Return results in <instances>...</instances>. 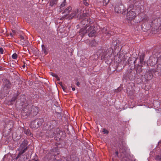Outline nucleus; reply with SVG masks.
<instances>
[{"label": "nucleus", "instance_id": "1", "mask_svg": "<svg viewBox=\"0 0 161 161\" xmlns=\"http://www.w3.org/2000/svg\"><path fill=\"white\" fill-rule=\"evenodd\" d=\"M21 111V115L24 119L27 118L28 116L31 113L33 109V114L36 115L38 112V108L37 107L33 106L31 105H25Z\"/></svg>", "mask_w": 161, "mask_h": 161}, {"label": "nucleus", "instance_id": "2", "mask_svg": "<svg viewBox=\"0 0 161 161\" xmlns=\"http://www.w3.org/2000/svg\"><path fill=\"white\" fill-rule=\"evenodd\" d=\"M137 3H135L134 5L131 4L129 6L127 9V13L126 14V19L131 21L134 19L136 15V13L133 10H135L136 11H141V7L139 6H137Z\"/></svg>", "mask_w": 161, "mask_h": 161}, {"label": "nucleus", "instance_id": "3", "mask_svg": "<svg viewBox=\"0 0 161 161\" xmlns=\"http://www.w3.org/2000/svg\"><path fill=\"white\" fill-rule=\"evenodd\" d=\"M51 125L49 126L48 128L49 130L46 132V135L47 136L52 138L56 134L55 127L56 126L57 123L55 120L53 121L51 123Z\"/></svg>", "mask_w": 161, "mask_h": 161}, {"label": "nucleus", "instance_id": "4", "mask_svg": "<svg viewBox=\"0 0 161 161\" xmlns=\"http://www.w3.org/2000/svg\"><path fill=\"white\" fill-rule=\"evenodd\" d=\"M113 53V50L111 48H109L106 50L103 51L102 50H99L97 52V54H99L101 56L102 59L108 58L111 57Z\"/></svg>", "mask_w": 161, "mask_h": 161}, {"label": "nucleus", "instance_id": "5", "mask_svg": "<svg viewBox=\"0 0 161 161\" xmlns=\"http://www.w3.org/2000/svg\"><path fill=\"white\" fill-rule=\"evenodd\" d=\"M44 122V120L42 118L37 119L31 122L30 126L32 129H37L42 125Z\"/></svg>", "mask_w": 161, "mask_h": 161}, {"label": "nucleus", "instance_id": "6", "mask_svg": "<svg viewBox=\"0 0 161 161\" xmlns=\"http://www.w3.org/2000/svg\"><path fill=\"white\" fill-rule=\"evenodd\" d=\"M28 142L27 140H24L22 143L20 144L18 149L19 151V155H21L28 150Z\"/></svg>", "mask_w": 161, "mask_h": 161}, {"label": "nucleus", "instance_id": "7", "mask_svg": "<svg viewBox=\"0 0 161 161\" xmlns=\"http://www.w3.org/2000/svg\"><path fill=\"white\" fill-rule=\"evenodd\" d=\"M82 17L81 16V12L78 9H75L73 12L67 18L69 19L73 18H77L78 19H80Z\"/></svg>", "mask_w": 161, "mask_h": 161}, {"label": "nucleus", "instance_id": "8", "mask_svg": "<svg viewBox=\"0 0 161 161\" xmlns=\"http://www.w3.org/2000/svg\"><path fill=\"white\" fill-rule=\"evenodd\" d=\"M89 37H92L96 36V32L95 28L94 25L91 26L87 29V32Z\"/></svg>", "mask_w": 161, "mask_h": 161}, {"label": "nucleus", "instance_id": "9", "mask_svg": "<svg viewBox=\"0 0 161 161\" xmlns=\"http://www.w3.org/2000/svg\"><path fill=\"white\" fill-rule=\"evenodd\" d=\"M3 85L4 87L3 89L5 90H8L9 91V90L11 88V84L8 80L7 79L4 80Z\"/></svg>", "mask_w": 161, "mask_h": 161}, {"label": "nucleus", "instance_id": "10", "mask_svg": "<svg viewBox=\"0 0 161 161\" xmlns=\"http://www.w3.org/2000/svg\"><path fill=\"white\" fill-rule=\"evenodd\" d=\"M156 72V69H152L149 70L147 72L145 76L147 77V80H150L153 77V73Z\"/></svg>", "mask_w": 161, "mask_h": 161}, {"label": "nucleus", "instance_id": "11", "mask_svg": "<svg viewBox=\"0 0 161 161\" xmlns=\"http://www.w3.org/2000/svg\"><path fill=\"white\" fill-rule=\"evenodd\" d=\"M114 9L115 12L118 14H123L125 13L124 7L122 6H116Z\"/></svg>", "mask_w": 161, "mask_h": 161}, {"label": "nucleus", "instance_id": "12", "mask_svg": "<svg viewBox=\"0 0 161 161\" xmlns=\"http://www.w3.org/2000/svg\"><path fill=\"white\" fill-rule=\"evenodd\" d=\"M126 147H125V144L123 142H121V144L120 145L119 147V153L125 155V153Z\"/></svg>", "mask_w": 161, "mask_h": 161}, {"label": "nucleus", "instance_id": "13", "mask_svg": "<svg viewBox=\"0 0 161 161\" xmlns=\"http://www.w3.org/2000/svg\"><path fill=\"white\" fill-rule=\"evenodd\" d=\"M9 91L8 90H5L3 89L1 90L0 92V98L3 99L8 93Z\"/></svg>", "mask_w": 161, "mask_h": 161}, {"label": "nucleus", "instance_id": "14", "mask_svg": "<svg viewBox=\"0 0 161 161\" xmlns=\"http://www.w3.org/2000/svg\"><path fill=\"white\" fill-rule=\"evenodd\" d=\"M149 62H151V65H153L158 63V59L155 57H151L149 58Z\"/></svg>", "mask_w": 161, "mask_h": 161}, {"label": "nucleus", "instance_id": "15", "mask_svg": "<svg viewBox=\"0 0 161 161\" xmlns=\"http://www.w3.org/2000/svg\"><path fill=\"white\" fill-rule=\"evenodd\" d=\"M103 32L105 33L106 35H108V36L113 35V32L112 31H109L108 30V28L105 27L103 29Z\"/></svg>", "mask_w": 161, "mask_h": 161}, {"label": "nucleus", "instance_id": "16", "mask_svg": "<svg viewBox=\"0 0 161 161\" xmlns=\"http://www.w3.org/2000/svg\"><path fill=\"white\" fill-rule=\"evenodd\" d=\"M88 22V19L86 18H85L81 21L80 23V25L81 26L84 25L83 27L86 26V27H87L88 26H87V25Z\"/></svg>", "mask_w": 161, "mask_h": 161}, {"label": "nucleus", "instance_id": "17", "mask_svg": "<svg viewBox=\"0 0 161 161\" xmlns=\"http://www.w3.org/2000/svg\"><path fill=\"white\" fill-rule=\"evenodd\" d=\"M145 57V54L144 53H142L140 56V61L141 64H145V62L144 61Z\"/></svg>", "mask_w": 161, "mask_h": 161}, {"label": "nucleus", "instance_id": "18", "mask_svg": "<svg viewBox=\"0 0 161 161\" xmlns=\"http://www.w3.org/2000/svg\"><path fill=\"white\" fill-rule=\"evenodd\" d=\"M87 27L86 26H84L83 27L81 28L80 31L79 33L81 34L84 35L85 34L87 33Z\"/></svg>", "mask_w": 161, "mask_h": 161}, {"label": "nucleus", "instance_id": "19", "mask_svg": "<svg viewBox=\"0 0 161 161\" xmlns=\"http://www.w3.org/2000/svg\"><path fill=\"white\" fill-rule=\"evenodd\" d=\"M18 98L19 102V100H20V102L22 103H25L26 101V99H25V96L24 95H21Z\"/></svg>", "mask_w": 161, "mask_h": 161}, {"label": "nucleus", "instance_id": "20", "mask_svg": "<svg viewBox=\"0 0 161 161\" xmlns=\"http://www.w3.org/2000/svg\"><path fill=\"white\" fill-rule=\"evenodd\" d=\"M66 3V0H64L63 2L61 4L60 6V8L59 9V11L60 12H61L63 9L64 8V7Z\"/></svg>", "mask_w": 161, "mask_h": 161}, {"label": "nucleus", "instance_id": "21", "mask_svg": "<svg viewBox=\"0 0 161 161\" xmlns=\"http://www.w3.org/2000/svg\"><path fill=\"white\" fill-rule=\"evenodd\" d=\"M136 75V73L133 72L132 74H128V77L130 79L133 80L134 79Z\"/></svg>", "mask_w": 161, "mask_h": 161}, {"label": "nucleus", "instance_id": "22", "mask_svg": "<svg viewBox=\"0 0 161 161\" xmlns=\"http://www.w3.org/2000/svg\"><path fill=\"white\" fill-rule=\"evenodd\" d=\"M58 0H51L49 2V6L51 7L53 6L55 4H56Z\"/></svg>", "mask_w": 161, "mask_h": 161}, {"label": "nucleus", "instance_id": "23", "mask_svg": "<svg viewBox=\"0 0 161 161\" xmlns=\"http://www.w3.org/2000/svg\"><path fill=\"white\" fill-rule=\"evenodd\" d=\"M42 51L44 52V53L46 54L47 53V48H46V47H45L44 45H42Z\"/></svg>", "mask_w": 161, "mask_h": 161}, {"label": "nucleus", "instance_id": "24", "mask_svg": "<svg viewBox=\"0 0 161 161\" xmlns=\"http://www.w3.org/2000/svg\"><path fill=\"white\" fill-rule=\"evenodd\" d=\"M110 0H103L102 1H100V2H102L103 5H107Z\"/></svg>", "mask_w": 161, "mask_h": 161}, {"label": "nucleus", "instance_id": "25", "mask_svg": "<svg viewBox=\"0 0 161 161\" xmlns=\"http://www.w3.org/2000/svg\"><path fill=\"white\" fill-rule=\"evenodd\" d=\"M72 8L71 7H69L65 9L63 13H64V12H70Z\"/></svg>", "mask_w": 161, "mask_h": 161}, {"label": "nucleus", "instance_id": "26", "mask_svg": "<svg viewBox=\"0 0 161 161\" xmlns=\"http://www.w3.org/2000/svg\"><path fill=\"white\" fill-rule=\"evenodd\" d=\"M19 98V97H12L11 100V103L13 104V102H15V100L17 99H18Z\"/></svg>", "mask_w": 161, "mask_h": 161}, {"label": "nucleus", "instance_id": "27", "mask_svg": "<svg viewBox=\"0 0 161 161\" xmlns=\"http://www.w3.org/2000/svg\"><path fill=\"white\" fill-rule=\"evenodd\" d=\"M155 158L157 160L161 161V156L160 155H157L155 156Z\"/></svg>", "mask_w": 161, "mask_h": 161}, {"label": "nucleus", "instance_id": "28", "mask_svg": "<svg viewBox=\"0 0 161 161\" xmlns=\"http://www.w3.org/2000/svg\"><path fill=\"white\" fill-rule=\"evenodd\" d=\"M142 21H148V17L147 16L144 15V17L142 19Z\"/></svg>", "mask_w": 161, "mask_h": 161}, {"label": "nucleus", "instance_id": "29", "mask_svg": "<svg viewBox=\"0 0 161 161\" xmlns=\"http://www.w3.org/2000/svg\"><path fill=\"white\" fill-rule=\"evenodd\" d=\"M18 56L16 53H14L12 55V58L14 59H16L17 58Z\"/></svg>", "mask_w": 161, "mask_h": 161}, {"label": "nucleus", "instance_id": "30", "mask_svg": "<svg viewBox=\"0 0 161 161\" xmlns=\"http://www.w3.org/2000/svg\"><path fill=\"white\" fill-rule=\"evenodd\" d=\"M88 14H86V13H83L81 14V16H82V17H81V19L84 18L86 16H87Z\"/></svg>", "mask_w": 161, "mask_h": 161}, {"label": "nucleus", "instance_id": "31", "mask_svg": "<svg viewBox=\"0 0 161 161\" xmlns=\"http://www.w3.org/2000/svg\"><path fill=\"white\" fill-rule=\"evenodd\" d=\"M91 43L93 46H95L96 45L97 43L95 40H94L91 42Z\"/></svg>", "mask_w": 161, "mask_h": 161}, {"label": "nucleus", "instance_id": "32", "mask_svg": "<svg viewBox=\"0 0 161 161\" xmlns=\"http://www.w3.org/2000/svg\"><path fill=\"white\" fill-rule=\"evenodd\" d=\"M158 63L159 64H161V56L158 57Z\"/></svg>", "mask_w": 161, "mask_h": 161}, {"label": "nucleus", "instance_id": "33", "mask_svg": "<svg viewBox=\"0 0 161 161\" xmlns=\"http://www.w3.org/2000/svg\"><path fill=\"white\" fill-rule=\"evenodd\" d=\"M133 73V72H132V71H131V69H128L127 70V74L128 75V74H132V73Z\"/></svg>", "mask_w": 161, "mask_h": 161}, {"label": "nucleus", "instance_id": "34", "mask_svg": "<svg viewBox=\"0 0 161 161\" xmlns=\"http://www.w3.org/2000/svg\"><path fill=\"white\" fill-rule=\"evenodd\" d=\"M103 132L105 134H108V131L105 129H103Z\"/></svg>", "mask_w": 161, "mask_h": 161}, {"label": "nucleus", "instance_id": "35", "mask_svg": "<svg viewBox=\"0 0 161 161\" xmlns=\"http://www.w3.org/2000/svg\"><path fill=\"white\" fill-rule=\"evenodd\" d=\"M21 155H19V154L15 158L12 159V161H16L18 159L19 157Z\"/></svg>", "mask_w": 161, "mask_h": 161}, {"label": "nucleus", "instance_id": "36", "mask_svg": "<svg viewBox=\"0 0 161 161\" xmlns=\"http://www.w3.org/2000/svg\"><path fill=\"white\" fill-rule=\"evenodd\" d=\"M51 75L52 76L55 77L56 78L58 77V76L56 74L52 73Z\"/></svg>", "mask_w": 161, "mask_h": 161}, {"label": "nucleus", "instance_id": "37", "mask_svg": "<svg viewBox=\"0 0 161 161\" xmlns=\"http://www.w3.org/2000/svg\"><path fill=\"white\" fill-rule=\"evenodd\" d=\"M0 53L2 54L3 53V50L2 47H0Z\"/></svg>", "mask_w": 161, "mask_h": 161}, {"label": "nucleus", "instance_id": "38", "mask_svg": "<svg viewBox=\"0 0 161 161\" xmlns=\"http://www.w3.org/2000/svg\"><path fill=\"white\" fill-rule=\"evenodd\" d=\"M25 134L28 135H30L31 134V133H30L29 130H27L25 131Z\"/></svg>", "mask_w": 161, "mask_h": 161}, {"label": "nucleus", "instance_id": "39", "mask_svg": "<svg viewBox=\"0 0 161 161\" xmlns=\"http://www.w3.org/2000/svg\"><path fill=\"white\" fill-rule=\"evenodd\" d=\"M67 15H65L63 16H62V18L60 19L61 20H63L64 19H65L66 17H67Z\"/></svg>", "mask_w": 161, "mask_h": 161}, {"label": "nucleus", "instance_id": "40", "mask_svg": "<svg viewBox=\"0 0 161 161\" xmlns=\"http://www.w3.org/2000/svg\"><path fill=\"white\" fill-rule=\"evenodd\" d=\"M84 3L86 6H88L89 5L88 3L86 1H84Z\"/></svg>", "mask_w": 161, "mask_h": 161}, {"label": "nucleus", "instance_id": "41", "mask_svg": "<svg viewBox=\"0 0 161 161\" xmlns=\"http://www.w3.org/2000/svg\"><path fill=\"white\" fill-rule=\"evenodd\" d=\"M20 38H21V40H24V41H25V40H24V36H23L22 35H20Z\"/></svg>", "mask_w": 161, "mask_h": 161}, {"label": "nucleus", "instance_id": "42", "mask_svg": "<svg viewBox=\"0 0 161 161\" xmlns=\"http://www.w3.org/2000/svg\"><path fill=\"white\" fill-rule=\"evenodd\" d=\"M79 159L77 157H76L75 158V161H79Z\"/></svg>", "mask_w": 161, "mask_h": 161}, {"label": "nucleus", "instance_id": "43", "mask_svg": "<svg viewBox=\"0 0 161 161\" xmlns=\"http://www.w3.org/2000/svg\"><path fill=\"white\" fill-rule=\"evenodd\" d=\"M142 67V66H141V68H140V69H138V71L140 73L141 72H142V70L141 69Z\"/></svg>", "mask_w": 161, "mask_h": 161}, {"label": "nucleus", "instance_id": "44", "mask_svg": "<svg viewBox=\"0 0 161 161\" xmlns=\"http://www.w3.org/2000/svg\"><path fill=\"white\" fill-rule=\"evenodd\" d=\"M121 90V89L120 88H119L118 89H117L116 90V92H119Z\"/></svg>", "mask_w": 161, "mask_h": 161}, {"label": "nucleus", "instance_id": "45", "mask_svg": "<svg viewBox=\"0 0 161 161\" xmlns=\"http://www.w3.org/2000/svg\"><path fill=\"white\" fill-rule=\"evenodd\" d=\"M13 33L15 34L16 33V31L15 30H12Z\"/></svg>", "mask_w": 161, "mask_h": 161}, {"label": "nucleus", "instance_id": "46", "mask_svg": "<svg viewBox=\"0 0 161 161\" xmlns=\"http://www.w3.org/2000/svg\"><path fill=\"white\" fill-rule=\"evenodd\" d=\"M76 85L77 86H79L80 85V83L78 81L77 82V83H76Z\"/></svg>", "mask_w": 161, "mask_h": 161}, {"label": "nucleus", "instance_id": "47", "mask_svg": "<svg viewBox=\"0 0 161 161\" xmlns=\"http://www.w3.org/2000/svg\"><path fill=\"white\" fill-rule=\"evenodd\" d=\"M115 153L116 154V155L117 156H118V151H116L115 152Z\"/></svg>", "mask_w": 161, "mask_h": 161}, {"label": "nucleus", "instance_id": "48", "mask_svg": "<svg viewBox=\"0 0 161 161\" xmlns=\"http://www.w3.org/2000/svg\"><path fill=\"white\" fill-rule=\"evenodd\" d=\"M32 160H33V161H39V160L37 159L36 160L35 159H32Z\"/></svg>", "mask_w": 161, "mask_h": 161}, {"label": "nucleus", "instance_id": "49", "mask_svg": "<svg viewBox=\"0 0 161 161\" xmlns=\"http://www.w3.org/2000/svg\"><path fill=\"white\" fill-rule=\"evenodd\" d=\"M56 78L58 80H60V78H59L58 76V77H56Z\"/></svg>", "mask_w": 161, "mask_h": 161}, {"label": "nucleus", "instance_id": "50", "mask_svg": "<svg viewBox=\"0 0 161 161\" xmlns=\"http://www.w3.org/2000/svg\"><path fill=\"white\" fill-rule=\"evenodd\" d=\"M25 64H24L23 66H22V67L23 68H25Z\"/></svg>", "mask_w": 161, "mask_h": 161}, {"label": "nucleus", "instance_id": "51", "mask_svg": "<svg viewBox=\"0 0 161 161\" xmlns=\"http://www.w3.org/2000/svg\"><path fill=\"white\" fill-rule=\"evenodd\" d=\"M72 90L73 91H74L75 90V88L74 87H72Z\"/></svg>", "mask_w": 161, "mask_h": 161}, {"label": "nucleus", "instance_id": "52", "mask_svg": "<svg viewBox=\"0 0 161 161\" xmlns=\"http://www.w3.org/2000/svg\"><path fill=\"white\" fill-rule=\"evenodd\" d=\"M136 59L134 61V64H135L136 63Z\"/></svg>", "mask_w": 161, "mask_h": 161}, {"label": "nucleus", "instance_id": "53", "mask_svg": "<svg viewBox=\"0 0 161 161\" xmlns=\"http://www.w3.org/2000/svg\"><path fill=\"white\" fill-rule=\"evenodd\" d=\"M62 88H63V89L64 91H65V89L64 87H62Z\"/></svg>", "mask_w": 161, "mask_h": 161}, {"label": "nucleus", "instance_id": "54", "mask_svg": "<svg viewBox=\"0 0 161 161\" xmlns=\"http://www.w3.org/2000/svg\"><path fill=\"white\" fill-rule=\"evenodd\" d=\"M56 129L57 130V131L59 130V129L57 128V129Z\"/></svg>", "mask_w": 161, "mask_h": 161}, {"label": "nucleus", "instance_id": "55", "mask_svg": "<svg viewBox=\"0 0 161 161\" xmlns=\"http://www.w3.org/2000/svg\"><path fill=\"white\" fill-rule=\"evenodd\" d=\"M2 67L0 66V70H2Z\"/></svg>", "mask_w": 161, "mask_h": 161}, {"label": "nucleus", "instance_id": "56", "mask_svg": "<svg viewBox=\"0 0 161 161\" xmlns=\"http://www.w3.org/2000/svg\"><path fill=\"white\" fill-rule=\"evenodd\" d=\"M161 143V141H159L158 142V144H159L160 143Z\"/></svg>", "mask_w": 161, "mask_h": 161}, {"label": "nucleus", "instance_id": "57", "mask_svg": "<svg viewBox=\"0 0 161 161\" xmlns=\"http://www.w3.org/2000/svg\"><path fill=\"white\" fill-rule=\"evenodd\" d=\"M10 35L12 36H13V35L12 33H10Z\"/></svg>", "mask_w": 161, "mask_h": 161}, {"label": "nucleus", "instance_id": "58", "mask_svg": "<svg viewBox=\"0 0 161 161\" xmlns=\"http://www.w3.org/2000/svg\"><path fill=\"white\" fill-rule=\"evenodd\" d=\"M59 84L60 85H61L62 84V82H61V83H59Z\"/></svg>", "mask_w": 161, "mask_h": 161}, {"label": "nucleus", "instance_id": "59", "mask_svg": "<svg viewBox=\"0 0 161 161\" xmlns=\"http://www.w3.org/2000/svg\"><path fill=\"white\" fill-rule=\"evenodd\" d=\"M103 0H100V1H103Z\"/></svg>", "mask_w": 161, "mask_h": 161}, {"label": "nucleus", "instance_id": "60", "mask_svg": "<svg viewBox=\"0 0 161 161\" xmlns=\"http://www.w3.org/2000/svg\"><path fill=\"white\" fill-rule=\"evenodd\" d=\"M138 66H139H139H140V65H138Z\"/></svg>", "mask_w": 161, "mask_h": 161}, {"label": "nucleus", "instance_id": "61", "mask_svg": "<svg viewBox=\"0 0 161 161\" xmlns=\"http://www.w3.org/2000/svg\"><path fill=\"white\" fill-rule=\"evenodd\" d=\"M43 0H42V1Z\"/></svg>", "mask_w": 161, "mask_h": 161}]
</instances>
